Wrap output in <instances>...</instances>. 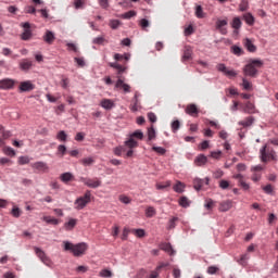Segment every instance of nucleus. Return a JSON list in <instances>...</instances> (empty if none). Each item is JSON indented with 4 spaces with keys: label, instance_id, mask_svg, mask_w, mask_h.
Listing matches in <instances>:
<instances>
[{
    "label": "nucleus",
    "instance_id": "f257e3e1",
    "mask_svg": "<svg viewBox=\"0 0 278 278\" xmlns=\"http://www.w3.org/2000/svg\"><path fill=\"white\" fill-rule=\"evenodd\" d=\"M64 244V251H71L75 257H79L80 255H84L86 251H88V244L81 242L77 244H73L68 241H63Z\"/></svg>",
    "mask_w": 278,
    "mask_h": 278
},
{
    "label": "nucleus",
    "instance_id": "f03ea898",
    "mask_svg": "<svg viewBox=\"0 0 278 278\" xmlns=\"http://www.w3.org/2000/svg\"><path fill=\"white\" fill-rule=\"evenodd\" d=\"M264 66L262 60H252L243 67V74L245 77H257L258 68Z\"/></svg>",
    "mask_w": 278,
    "mask_h": 278
},
{
    "label": "nucleus",
    "instance_id": "7ed1b4c3",
    "mask_svg": "<svg viewBox=\"0 0 278 278\" xmlns=\"http://www.w3.org/2000/svg\"><path fill=\"white\" fill-rule=\"evenodd\" d=\"M261 160L262 162H276L277 160V152L270 146L265 144L261 149Z\"/></svg>",
    "mask_w": 278,
    "mask_h": 278
},
{
    "label": "nucleus",
    "instance_id": "20e7f679",
    "mask_svg": "<svg viewBox=\"0 0 278 278\" xmlns=\"http://www.w3.org/2000/svg\"><path fill=\"white\" fill-rule=\"evenodd\" d=\"M90 201H92V193L90 190H87L83 197L75 200L74 207L75 210H84Z\"/></svg>",
    "mask_w": 278,
    "mask_h": 278
},
{
    "label": "nucleus",
    "instance_id": "39448f33",
    "mask_svg": "<svg viewBox=\"0 0 278 278\" xmlns=\"http://www.w3.org/2000/svg\"><path fill=\"white\" fill-rule=\"evenodd\" d=\"M35 253L37 255V257H39V260L42 262V264H45L46 266H51V264H53L51 262V258H49V256H47V253H45V251H42V249L40 248H35Z\"/></svg>",
    "mask_w": 278,
    "mask_h": 278
},
{
    "label": "nucleus",
    "instance_id": "423d86ee",
    "mask_svg": "<svg viewBox=\"0 0 278 278\" xmlns=\"http://www.w3.org/2000/svg\"><path fill=\"white\" fill-rule=\"evenodd\" d=\"M21 26L24 28L23 34L21 35L22 40H30L31 39V24L28 22L22 23Z\"/></svg>",
    "mask_w": 278,
    "mask_h": 278
},
{
    "label": "nucleus",
    "instance_id": "0eeeda50",
    "mask_svg": "<svg viewBox=\"0 0 278 278\" xmlns=\"http://www.w3.org/2000/svg\"><path fill=\"white\" fill-rule=\"evenodd\" d=\"M20 92H31L36 88V85L31 80H25L20 83Z\"/></svg>",
    "mask_w": 278,
    "mask_h": 278
},
{
    "label": "nucleus",
    "instance_id": "6e6552de",
    "mask_svg": "<svg viewBox=\"0 0 278 278\" xmlns=\"http://www.w3.org/2000/svg\"><path fill=\"white\" fill-rule=\"evenodd\" d=\"M227 20H217L215 27L219 31V34H222V36H227Z\"/></svg>",
    "mask_w": 278,
    "mask_h": 278
},
{
    "label": "nucleus",
    "instance_id": "1a4fd4ad",
    "mask_svg": "<svg viewBox=\"0 0 278 278\" xmlns=\"http://www.w3.org/2000/svg\"><path fill=\"white\" fill-rule=\"evenodd\" d=\"M217 71H219V73H224L227 77H236L238 75L236 71L227 68L223 63L217 65Z\"/></svg>",
    "mask_w": 278,
    "mask_h": 278
},
{
    "label": "nucleus",
    "instance_id": "9d476101",
    "mask_svg": "<svg viewBox=\"0 0 278 278\" xmlns=\"http://www.w3.org/2000/svg\"><path fill=\"white\" fill-rule=\"evenodd\" d=\"M14 88V79L4 78L0 80V90H11Z\"/></svg>",
    "mask_w": 278,
    "mask_h": 278
},
{
    "label": "nucleus",
    "instance_id": "9b49d317",
    "mask_svg": "<svg viewBox=\"0 0 278 278\" xmlns=\"http://www.w3.org/2000/svg\"><path fill=\"white\" fill-rule=\"evenodd\" d=\"M115 88H119L124 90V92H131V86H129L128 84H125V81L123 80V78H121V76L117 77Z\"/></svg>",
    "mask_w": 278,
    "mask_h": 278
},
{
    "label": "nucleus",
    "instance_id": "f8f14e48",
    "mask_svg": "<svg viewBox=\"0 0 278 278\" xmlns=\"http://www.w3.org/2000/svg\"><path fill=\"white\" fill-rule=\"evenodd\" d=\"M31 66H34V62H31V60H29V59H22L20 61V68H21V71H24L25 73H27V71H29L31 68Z\"/></svg>",
    "mask_w": 278,
    "mask_h": 278
},
{
    "label": "nucleus",
    "instance_id": "ddd939ff",
    "mask_svg": "<svg viewBox=\"0 0 278 278\" xmlns=\"http://www.w3.org/2000/svg\"><path fill=\"white\" fill-rule=\"evenodd\" d=\"M81 181L85 186H88V188H99V186H101V180L99 179L81 178Z\"/></svg>",
    "mask_w": 278,
    "mask_h": 278
},
{
    "label": "nucleus",
    "instance_id": "4468645a",
    "mask_svg": "<svg viewBox=\"0 0 278 278\" xmlns=\"http://www.w3.org/2000/svg\"><path fill=\"white\" fill-rule=\"evenodd\" d=\"M208 186L210 185V178H205V179H201V178H195L193 180V187L197 190H201V188H203V186Z\"/></svg>",
    "mask_w": 278,
    "mask_h": 278
},
{
    "label": "nucleus",
    "instance_id": "2eb2a0df",
    "mask_svg": "<svg viewBox=\"0 0 278 278\" xmlns=\"http://www.w3.org/2000/svg\"><path fill=\"white\" fill-rule=\"evenodd\" d=\"M185 112L186 114H189V116H193V117L199 116V108L197 106V104L187 105Z\"/></svg>",
    "mask_w": 278,
    "mask_h": 278
},
{
    "label": "nucleus",
    "instance_id": "dca6fc26",
    "mask_svg": "<svg viewBox=\"0 0 278 278\" xmlns=\"http://www.w3.org/2000/svg\"><path fill=\"white\" fill-rule=\"evenodd\" d=\"M233 207V202L231 200H226L219 203V212H229Z\"/></svg>",
    "mask_w": 278,
    "mask_h": 278
},
{
    "label": "nucleus",
    "instance_id": "f3484780",
    "mask_svg": "<svg viewBox=\"0 0 278 278\" xmlns=\"http://www.w3.org/2000/svg\"><path fill=\"white\" fill-rule=\"evenodd\" d=\"M255 123V117L248 116L243 121L238 122V125H240L243 128L251 127Z\"/></svg>",
    "mask_w": 278,
    "mask_h": 278
},
{
    "label": "nucleus",
    "instance_id": "a211bd4d",
    "mask_svg": "<svg viewBox=\"0 0 278 278\" xmlns=\"http://www.w3.org/2000/svg\"><path fill=\"white\" fill-rule=\"evenodd\" d=\"M43 40L47 42V45H53L55 42V34L51 30H47L43 35Z\"/></svg>",
    "mask_w": 278,
    "mask_h": 278
},
{
    "label": "nucleus",
    "instance_id": "6ab92c4d",
    "mask_svg": "<svg viewBox=\"0 0 278 278\" xmlns=\"http://www.w3.org/2000/svg\"><path fill=\"white\" fill-rule=\"evenodd\" d=\"M195 166H205L207 164V156L200 154L194 159Z\"/></svg>",
    "mask_w": 278,
    "mask_h": 278
},
{
    "label": "nucleus",
    "instance_id": "aec40b11",
    "mask_svg": "<svg viewBox=\"0 0 278 278\" xmlns=\"http://www.w3.org/2000/svg\"><path fill=\"white\" fill-rule=\"evenodd\" d=\"M243 112L245 114H256L257 113V110H255V104H253L251 101H248L245 103V106L243 109Z\"/></svg>",
    "mask_w": 278,
    "mask_h": 278
},
{
    "label": "nucleus",
    "instance_id": "412c9836",
    "mask_svg": "<svg viewBox=\"0 0 278 278\" xmlns=\"http://www.w3.org/2000/svg\"><path fill=\"white\" fill-rule=\"evenodd\" d=\"M33 168H36V170H40L41 173H47V170H49V166L45 162L34 163Z\"/></svg>",
    "mask_w": 278,
    "mask_h": 278
},
{
    "label": "nucleus",
    "instance_id": "4be33fe9",
    "mask_svg": "<svg viewBox=\"0 0 278 278\" xmlns=\"http://www.w3.org/2000/svg\"><path fill=\"white\" fill-rule=\"evenodd\" d=\"M75 227H77V219L75 218H70L68 222L64 224L65 231H73Z\"/></svg>",
    "mask_w": 278,
    "mask_h": 278
},
{
    "label": "nucleus",
    "instance_id": "5701e85b",
    "mask_svg": "<svg viewBox=\"0 0 278 278\" xmlns=\"http://www.w3.org/2000/svg\"><path fill=\"white\" fill-rule=\"evenodd\" d=\"M243 21L247 23V25H250V27L255 25V16L249 12L243 14Z\"/></svg>",
    "mask_w": 278,
    "mask_h": 278
},
{
    "label": "nucleus",
    "instance_id": "b1692460",
    "mask_svg": "<svg viewBox=\"0 0 278 278\" xmlns=\"http://www.w3.org/2000/svg\"><path fill=\"white\" fill-rule=\"evenodd\" d=\"M109 66H111V68H115V71H117V75H123V73H125V71H127V67L118 64L117 62L109 63Z\"/></svg>",
    "mask_w": 278,
    "mask_h": 278
},
{
    "label": "nucleus",
    "instance_id": "393cba45",
    "mask_svg": "<svg viewBox=\"0 0 278 278\" xmlns=\"http://www.w3.org/2000/svg\"><path fill=\"white\" fill-rule=\"evenodd\" d=\"M100 105L104 110H112L114 108V101H112L110 99H103V100H101Z\"/></svg>",
    "mask_w": 278,
    "mask_h": 278
},
{
    "label": "nucleus",
    "instance_id": "a878e982",
    "mask_svg": "<svg viewBox=\"0 0 278 278\" xmlns=\"http://www.w3.org/2000/svg\"><path fill=\"white\" fill-rule=\"evenodd\" d=\"M192 201H190V199H188V197L182 195L180 197V199L178 200V204L180 205V207H190Z\"/></svg>",
    "mask_w": 278,
    "mask_h": 278
},
{
    "label": "nucleus",
    "instance_id": "bb28decb",
    "mask_svg": "<svg viewBox=\"0 0 278 278\" xmlns=\"http://www.w3.org/2000/svg\"><path fill=\"white\" fill-rule=\"evenodd\" d=\"M244 47L245 49H248V51H250V53H255V51H257V48L255 47V45H253V41H251V39L249 38L244 40Z\"/></svg>",
    "mask_w": 278,
    "mask_h": 278
},
{
    "label": "nucleus",
    "instance_id": "cd10ccee",
    "mask_svg": "<svg viewBox=\"0 0 278 278\" xmlns=\"http://www.w3.org/2000/svg\"><path fill=\"white\" fill-rule=\"evenodd\" d=\"M188 60H192V48L189 46L185 47L182 62H186Z\"/></svg>",
    "mask_w": 278,
    "mask_h": 278
},
{
    "label": "nucleus",
    "instance_id": "c85d7f7f",
    "mask_svg": "<svg viewBox=\"0 0 278 278\" xmlns=\"http://www.w3.org/2000/svg\"><path fill=\"white\" fill-rule=\"evenodd\" d=\"M61 181H63V184H68V181H73L75 179V176H73V174L71 173H63L60 176Z\"/></svg>",
    "mask_w": 278,
    "mask_h": 278
},
{
    "label": "nucleus",
    "instance_id": "c756f323",
    "mask_svg": "<svg viewBox=\"0 0 278 278\" xmlns=\"http://www.w3.org/2000/svg\"><path fill=\"white\" fill-rule=\"evenodd\" d=\"M161 251H165V253H168L169 255H175V250H173L170 243H162Z\"/></svg>",
    "mask_w": 278,
    "mask_h": 278
},
{
    "label": "nucleus",
    "instance_id": "7c9ffc66",
    "mask_svg": "<svg viewBox=\"0 0 278 278\" xmlns=\"http://www.w3.org/2000/svg\"><path fill=\"white\" fill-rule=\"evenodd\" d=\"M42 220H45V223L48 225H60V219H56L55 217L43 216Z\"/></svg>",
    "mask_w": 278,
    "mask_h": 278
},
{
    "label": "nucleus",
    "instance_id": "2f4dec72",
    "mask_svg": "<svg viewBox=\"0 0 278 278\" xmlns=\"http://www.w3.org/2000/svg\"><path fill=\"white\" fill-rule=\"evenodd\" d=\"M125 147L128 149H136V147H138V141L132 139V137H129V139L125 141Z\"/></svg>",
    "mask_w": 278,
    "mask_h": 278
},
{
    "label": "nucleus",
    "instance_id": "473e14b6",
    "mask_svg": "<svg viewBox=\"0 0 278 278\" xmlns=\"http://www.w3.org/2000/svg\"><path fill=\"white\" fill-rule=\"evenodd\" d=\"M155 214H157V211H155V207L148 206L146 208V216H147V218H153V216H155Z\"/></svg>",
    "mask_w": 278,
    "mask_h": 278
},
{
    "label": "nucleus",
    "instance_id": "72a5a7b5",
    "mask_svg": "<svg viewBox=\"0 0 278 278\" xmlns=\"http://www.w3.org/2000/svg\"><path fill=\"white\" fill-rule=\"evenodd\" d=\"M240 27H242V21L240 20V17H235L231 23V28L240 29Z\"/></svg>",
    "mask_w": 278,
    "mask_h": 278
},
{
    "label": "nucleus",
    "instance_id": "f704fd0d",
    "mask_svg": "<svg viewBox=\"0 0 278 278\" xmlns=\"http://www.w3.org/2000/svg\"><path fill=\"white\" fill-rule=\"evenodd\" d=\"M184 188H186V185L181 181H177L176 185L173 187V189L178 192V194H181L184 192Z\"/></svg>",
    "mask_w": 278,
    "mask_h": 278
},
{
    "label": "nucleus",
    "instance_id": "c9c22d12",
    "mask_svg": "<svg viewBox=\"0 0 278 278\" xmlns=\"http://www.w3.org/2000/svg\"><path fill=\"white\" fill-rule=\"evenodd\" d=\"M156 190H165V188H170V180H167L165 182H157L155 185Z\"/></svg>",
    "mask_w": 278,
    "mask_h": 278
},
{
    "label": "nucleus",
    "instance_id": "e433bc0d",
    "mask_svg": "<svg viewBox=\"0 0 278 278\" xmlns=\"http://www.w3.org/2000/svg\"><path fill=\"white\" fill-rule=\"evenodd\" d=\"M66 138H68V135H66V131L64 130L56 134V140H60V142H66Z\"/></svg>",
    "mask_w": 278,
    "mask_h": 278
},
{
    "label": "nucleus",
    "instance_id": "4c0bfd02",
    "mask_svg": "<svg viewBox=\"0 0 278 278\" xmlns=\"http://www.w3.org/2000/svg\"><path fill=\"white\" fill-rule=\"evenodd\" d=\"M195 16H197V18H205V13L203 12V7L198 5L195 8Z\"/></svg>",
    "mask_w": 278,
    "mask_h": 278
},
{
    "label": "nucleus",
    "instance_id": "58836bf2",
    "mask_svg": "<svg viewBox=\"0 0 278 278\" xmlns=\"http://www.w3.org/2000/svg\"><path fill=\"white\" fill-rule=\"evenodd\" d=\"M181 127V123L179 122V119H176L172 123V131L173 134H177V131H179V128Z\"/></svg>",
    "mask_w": 278,
    "mask_h": 278
},
{
    "label": "nucleus",
    "instance_id": "ea45409f",
    "mask_svg": "<svg viewBox=\"0 0 278 278\" xmlns=\"http://www.w3.org/2000/svg\"><path fill=\"white\" fill-rule=\"evenodd\" d=\"M239 10L240 12H247V10H249V0H241Z\"/></svg>",
    "mask_w": 278,
    "mask_h": 278
},
{
    "label": "nucleus",
    "instance_id": "a19ab883",
    "mask_svg": "<svg viewBox=\"0 0 278 278\" xmlns=\"http://www.w3.org/2000/svg\"><path fill=\"white\" fill-rule=\"evenodd\" d=\"M11 214L14 218H21L23 211H21V208H18L17 206H14L11 211Z\"/></svg>",
    "mask_w": 278,
    "mask_h": 278
},
{
    "label": "nucleus",
    "instance_id": "79ce46f5",
    "mask_svg": "<svg viewBox=\"0 0 278 278\" xmlns=\"http://www.w3.org/2000/svg\"><path fill=\"white\" fill-rule=\"evenodd\" d=\"M80 164H83V166H91V164H94V159L85 157V159L80 160Z\"/></svg>",
    "mask_w": 278,
    "mask_h": 278
},
{
    "label": "nucleus",
    "instance_id": "37998d69",
    "mask_svg": "<svg viewBox=\"0 0 278 278\" xmlns=\"http://www.w3.org/2000/svg\"><path fill=\"white\" fill-rule=\"evenodd\" d=\"M231 53H233V55H242L244 53V51L242 50V48H240L238 46H232Z\"/></svg>",
    "mask_w": 278,
    "mask_h": 278
},
{
    "label": "nucleus",
    "instance_id": "c03bdc74",
    "mask_svg": "<svg viewBox=\"0 0 278 278\" xmlns=\"http://www.w3.org/2000/svg\"><path fill=\"white\" fill-rule=\"evenodd\" d=\"M177 220H179V217H173L169 219L167 229H175V227H177Z\"/></svg>",
    "mask_w": 278,
    "mask_h": 278
},
{
    "label": "nucleus",
    "instance_id": "a18cd8bd",
    "mask_svg": "<svg viewBox=\"0 0 278 278\" xmlns=\"http://www.w3.org/2000/svg\"><path fill=\"white\" fill-rule=\"evenodd\" d=\"M130 138H137L138 140H142V138H144V134L141 130H136L134 134L130 135Z\"/></svg>",
    "mask_w": 278,
    "mask_h": 278
},
{
    "label": "nucleus",
    "instance_id": "49530a36",
    "mask_svg": "<svg viewBox=\"0 0 278 278\" xmlns=\"http://www.w3.org/2000/svg\"><path fill=\"white\" fill-rule=\"evenodd\" d=\"M215 203H216V202H214V200H212V199H206V200H205L204 207H205L206 210H213Z\"/></svg>",
    "mask_w": 278,
    "mask_h": 278
},
{
    "label": "nucleus",
    "instance_id": "de8ad7c7",
    "mask_svg": "<svg viewBox=\"0 0 278 278\" xmlns=\"http://www.w3.org/2000/svg\"><path fill=\"white\" fill-rule=\"evenodd\" d=\"M131 232L137 236V238H144V229H132Z\"/></svg>",
    "mask_w": 278,
    "mask_h": 278
},
{
    "label": "nucleus",
    "instance_id": "09e8293b",
    "mask_svg": "<svg viewBox=\"0 0 278 278\" xmlns=\"http://www.w3.org/2000/svg\"><path fill=\"white\" fill-rule=\"evenodd\" d=\"M0 134L2 135V138L4 140H8V138H10V136H12V134L5 129H3V126L0 125Z\"/></svg>",
    "mask_w": 278,
    "mask_h": 278
},
{
    "label": "nucleus",
    "instance_id": "8fccbe9b",
    "mask_svg": "<svg viewBox=\"0 0 278 278\" xmlns=\"http://www.w3.org/2000/svg\"><path fill=\"white\" fill-rule=\"evenodd\" d=\"M250 257L251 256L248 253L242 254L238 262H239V264H241V266H244V264H247V261L250 260Z\"/></svg>",
    "mask_w": 278,
    "mask_h": 278
},
{
    "label": "nucleus",
    "instance_id": "3c124183",
    "mask_svg": "<svg viewBox=\"0 0 278 278\" xmlns=\"http://www.w3.org/2000/svg\"><path fill=\"white\" fill-rule=\"evenodd\" d=\"M119 201L125 205H129V203H131V199L125 194L119 195Z\"/></svg>",
    "mask_w": 278,
    "mask_h": 278
},
{
    "label": "nucleus",
    "instance_id": "603ef678",
    "mask_svg": "<svg viewBox=\"0 0 278 278\" xmlns=\"http://www.w3.org/2000/svg\"><path fill=\"white\" fill-rule=\"evenodd\" d=\"M58 154L61 155V157H64V155H66V146L60 144L58 147Z\"/></svg>",
    "mask_w": 278,
    "mask_h": 278
},
{
    "label": "nucleus",
    "instance_id": "864d4df0",
    "mask_svg": "<svg viewBox=\"0 0 278 278\" xmlns=\"http://www.w3.org/2000/svg\"><path fill=\"white\" fill-rule=\"evenodd\" d=\"M110 27H111V29H118V27H121V21L112 20L110 22Z\"/></svg>",
    "mask_w": 278,
    "mask_h": 278
},
{
    "label": "nucleus",
    "instance_id": "5fc2aeb1",
    "mask_svg": "<svg viewBox=\"0 0 278 278\" xmlns=\"http://www.w3.org/2000/svg\"><path fill=\"white\" fill-rule=\"evenodd\" d=\"M242 86H243V90H251V88L253 87V85L247 80V78L242 79Z\"/></svg>",
    "mask_w": 278,
    "mask_h": 278
},
{
    "label": "nucleus",
    "instance_id": "6e6d98bb",
    "mask_svg": "<svg viewBox=\"0 0 278 278\" xmlns=\"http://www.w3.org/2000/svg\"><path fill=\"white\" fill-rule=\"evenodd\" d=\"M100 277L110 278L112 277V271L109 269H102L99 274Z\"/></svg>",
    "mask_w": 278,
    "mask_h": 278
},
{
    "label": "nucleus",
    "instance_id": "4d7b16f0",
    "mask_svg": "<svg viewBox=\"0 0 278 278\" xmlns=\"http://www.w3.org/2000/svg\"><path fill=\"white\" fill-rule=\"evenodd\" d=\"M17 162L21 166L29 164V156H20Z\"/></svg>",
    "mask_w": 278,
    "mask_h": 278
},
{
    "label": "nucleus",
    "instance_id": "13d9d810",
    "mask_svg": "<svg viewBox=\"0 0 278 278\" xmlns=\"http://www.w3.org/2000/svg\"><path fill=\"white\" fill-rule=\"evenodd\" d=\"M139 25L142 29H147V27H149L151 24L149 23V20L142 18L140 20Z\"/></svg>",
    "mask_w": 278,
    "mask_h": 278
},
{
    "label": "nucleus",
    "instance_id": "bf43d9fd",
    "mask_svg": "<svg viewBox=\"0 0 278 278\" xmlns=\"http://www.w3.org/2000/svg\"><path fill=\"white\" fill-rule=\"evenodd\" d=\"M153 138H155V128H153V126H151L148 129V139L149 140H153Z\"/></svg>",
    "mask_w": 278,
    "mask_h": 278
},
{
    "label": "nucleus",
    "instance_id": "052dcab7",
    "mask_svg": "<svg viewBox=\"0 0 278 278\" xmlns=\"http://www.w3.org/2000/svg\"><path fill=\"white\" fill-rule=\"evenodd\" d=\"M223 175H225V172H223V169H217L213 173L214 179H220Z\"/></svg>",
    "mask_w": 278,
    "mask_h": 278
},
{
    "label": "nucleus",
    "instance_id": "680f3d73",
    "mask_svg": "<svg viewBox=\"0 0 278 278\" xmlns=\"http://www.w3.org/2000/svg\"><path fill=\"white\" fill-rule=\"evenodd\" d=\"M222 155H223L222 151H213V152H211V157H213V160H220Z\"/></svg>",
    "mask_w": 278,
    "mask_h": 278
},
{
    "label": "nucleus",
    "instance_id": "e2e57ef3",
    "mask_svg": "<svg viewBox=\"0 0 278 278\" xmlns=\"http://www.w3.org/2000/svg\"><path fill=\"white\" fill-rule=\"evenodd\" d=\"M263 190L266 194H271L275 188L273 187V185H267L263 187Z\"/></svg>",
    "mask_w": 278,
    "mask_h": 278
},
{
    "label": "nucleus",
    "instance_id": "0e129e2a",
    "mask_svg": "<svg viewBox=\"0 0 278 278\" xmlns=\"http://www.w3.org/2000/svg\"><path fill=\"white\" fill-rule=\"evenodd\" d=\"M219 188H222V190H227L229 188V181L225 179L220 180Z\"/></svg>",
    "mask_w": 278,
    "mask_h": 278
},
{
    "label": "nucleus",
    "instance_id": "69168bd1",
    "mask_svg": "<svg viewBox=\"0 0 278 278\" xmlns=\"http://www.w3.org/2000/svg\"><path fill=\"white\" fill-rule=\"evenodd\" d=\"M136 11H128L126 13L123 14V18H134V16H136Z\"/></svg>",
    "mask_w": 278,
    "mask_h": 278
},
{
    "label": "nucleus",
    "instance_id": "338daca9",
    "mask_svg": "<svg viewBox=\"0 0 278 278\" xmlns=\"http://www.w3.org/2000/svg\"><path fill=\"white\" fill-rule=\"evenodd\" d=\"M93 45H103V42H105V38L104 37H96L92 40Z\"/></svg>",
    "mask_w": 278,
    "mask_h": 278
},
{
    "label": "nucleus",
    "instance_id": "774afa93",
    "mask_svg": "<svg viewBox=\"0 0 278 278\" xmlns=\"http://www.w3.org/2000/svg\"><path fill=\"white\" fill-rule=\"evenodd\" d=\"M239 186L242 188V190H249L251 188V186H249V184H247L244 180H239Z\"/></svg>",
    "mask_w": 278,
    "mask_h": 278
}]
</instances>
